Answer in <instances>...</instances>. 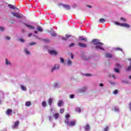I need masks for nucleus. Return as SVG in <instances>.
Here are the masks:
<instances>
[{
  "instance_id": "f257e3e1",
  "label": "nucleus",
  "mask_w": 131,
  "mask_h": 131,
  "mask_svg": "<svg viewBox=\"0 0 131 131\" xmlns=\"http://www.w3.org/2000/svg\"><path fill=\"white\" fill-rule=\"evenodd\" d=\"M115 24H116V25H118L119 26H121V27H125L126 28H129V27H130V26L126 23H119L117 21H115Z\"/></svg>"
},
{
  "instance_id": "f03ea898",
  "label": "nucleus",
  "mask_w": 131,
  "mask_h": 131,
  "mask_svg": "<svg viewBox=\"0 0 131 131\" xmlns=\"http://www.w3.org/2000/svg\"><path fill=\"white\" fill-rule=\"evenodd\" d=\"M92 42L95 45V46H103V43L100 42V41L98 39H94Z\"/></svg>"
},
{
  "instance_id": "7ed1b4c3",
  "label": "nucleus",
  "mask_w": 131,
  "mask_h": 131,
  "mask_svg": "<svg viewBox=\"0 0 131 131\" xmlns=\"http://www.w3.org/2000/svg\"><path fill=\"white\" fill-rule=\"evenodd\" d=\"M58 6H62V7L66 9V10H70V6L68 5H63L61 3L58 4Z\"/></svg>"
},
{
  "instance_id": "20e7f679",
  "label": "nucleus",
  "mask_w": 131,
  "mask_h": 131,
  "mask_svg": "<svg viewBox=\"0 0 131 131\" xmlns=\"http://www.w3.org/2000/svg\"><path fill=\"white\" fill-rule=\"evenodd\" d=\"M76 123V121H75V120L69 122L68 126H74V125H75Z\"/></svg>"
},
{
  "instance_id": "39448f33",
  "label": "nucleus",
  "mask_w": 131,
  "mask_h": 131,
  "mask_svg": "<svg viewBox=\"0 0 131 131\" xmlns=\"http://www.w3.org/2000/svg\"><path fill=\"white\" fill-rule=\"evenodd\" d=\"M12 15L14 16V17H16V18H22V16H21V15H20V14H19L18 13L12 12Z\"/></svg>"
},
{
  "instance_id": "423d86ee",
  "label": "nucleus",
  "mask_w": 131,
  "mask_h": 131,
  "mask_svg": "<svg viewBox=\"0 0 131 131\" xmlns=\"http://www.w3.org/2000/svg\"><path fill=\"white\" fill-rule=\"evenodd\" d=\"M48 52L50 55H55L56 56L58 54V52L55 50H49Z\"/></svg>"
},
{
  "instance_id": "0eeeda50",
  "label": "nucleus",
  "mask_w": 131,
  "mask_h": 131,
  "mask_svg": "<svg viewBox=\"0 0 131 131\" xmlns=\"http://www.w3.org/2000/svg\"><path fill=\"white\" fill-rule=\"evenodd\" d=\"M78 46L81 47V48H86L87 47L86 44L81 43V42L78 43Z\"/></svg>"
},
{
  "instance_id": "6e6552de",
  "label": "nucleus",
  "mask_w": 131,
  "mask_h": 131,
  "mask_svg": "<svg viewBox=\"0 0 131 131\" xmlns=\"http://www.w3.org/2000/svg\"><path fill=\"white\" fill-rule=\"evenodd\" d=\"M19 121H16L15 122H14V125L12 126V127L13 128H15V127H17L19 126Z\"/></svg>"
},
{
  "instance_id": "1a4fd4ad",
  "label": "nucleus",
  "mask_w": 131,
  "mask_h": 131,
  "mask_svg": "<svg viewBox=\"0 0 131 131\" xmlns=\"http://www.w3.org/2000/svg\"><path fill=\"white\" fill-rule=\"evenodd\" d=\"M24 25H25L27 27H28V28H30V29H34V28H35L34 27L31 26V25H29L27 24H24Z\"/></svg>"
},
{
  "instance_id": "9d476101",
  "label": "nucleus",
  "mask_w": 131,
  "mask_h": 131,
  "mask_svg": "<svg viewBox=\"0 0 131 131\" xmlns=\"http://www.w3.org/2000/svg\"><path fill=\"white\" fill-rule=\"evenodd\" d=\"M6 114L7 115H12V110L8 109L6 111Z\"/></svg>"
},
{
  "instance_id": "9b49d317",
  "label": "nucleus",
  "mask_w": 131,
  "mask_h": 131,
  "mask_svg": "<svg viewBox=\"0 0 131 131\" xmlns=\"http://www.w3.org/2000/svg\"><path fill=\"white\" fill-rule=\"evenodd\" d=\"M84 128L85 130H90V129H91V127L88 124H86V125L84 126Z\"/></svg>"
},
{
  "instance_id": "f8f14e48",
  "label": "nucleus",
  "mask_w": 131,
  "mask_h": 131,
  "mask_svg": "<svg viewBox=\"0 0 131 131\" xmlns=\"http://www.w3.org/2000/svg\"><path fill=\"white\" fill-rule=\"evenodd\" d=\"M59 67H60V66H57V65L55 64L54 67L52 68V72H53V71H54V70H56V69H59Z\"/></svg>"
},
{
  "instance_id": "ddd939ff",
  "label": "nucleus",
  "mask_w": 131,
  "mask_h": 131,
  "mask_svg": "<svg viewBox=\"0 0 131 131\" xmlns=\"http://www.w3.org/2000/svg\"><path fill=\"white\" fill-rule=\"evenodd\" d=\"M53 103V99L52 98H49L48 100V104L49 106H52Z\"/></svg>"
},
{
  "instance_id": "4468645a",
  "label": "nucleus",
  "mask_w": 131,
  "mask_h": 131,
  "mask_svg": "<svg viewBox=\"0 0 131 131\" xmlns=\"http://www.w3.org/2000/svg\"><path fill=\"white\" fill-rule=\"evenodd\" d=\"M105 56L106 58H112V55H111L110 53H106L105 54Z\"/></svg>"
},
{
  "instance_id": "2eb2a0df",
  "label": "nucleus",
  "mask_w": 131,
  "mask_h": 131,
  "mask_svg": "<svg viewBox=\"0 0 131 131\" xmlns=\"http://www.w3.org/2000/svg\"><path fill=\"white\" fill-rule=\"evenodd\" d=\"M128 61H130V66L126 69V71H129L131 70V58H129Z\"/></svg>"
},
{
  "instance_id": "dca6fc26",
  "label": "nucleus",
  "mask_w": 131,
  "mask_h": 131,
  "mask_svg": "<svg viewBox=\"0 0 131 131\" xmlns=\"http://www.w3.org/2000/svg\"><path fill=\"white\" fill-rule=\"evenodd\" d=\"M95 49H99V50H102L103 51H104V49L102 48V46H100V45H97L95 46Z\"/></svg>"
},
{
  "instance_id": "f3484780",
  "label": "nucleus",
  "mask_w": 131,
  "mask_h": 131,
  "mask_svg": "<svg viewBox=\"0 0 131 131\" xmlns=\"http://www.w3.org/2000/svg\"><path fill=\"white\" fill-rule=\"evenodd\" d=\"M8 7H9V8H10L12 10H15V9H16V7L15 6H14L13 5H11V4H9Z\"/></svg>"
},
{
  "instance_id": "a211bd4d",
  "label": "nucleus",
  "mask_w": 131,
  "mask_h": 131,
  "mask_svg": "<svg viewBox=\"0 0 131 131\" xmlns=\"http://www.w3.org/2000/svg\"><path fill=\"white\" fill-rule=\"evenodd\" d=\"M87 89L88 88L86 87H83L82 89L80 90V92L81 93H83L85 92V91H86Z\"/></svg>"
},
{
  "instance_id": "6ab92c4d",
  "label": "nucleus",
  "mask_w": 131,
  "mask_h": 131,
  "mask_svg": "<svg viewBox=\"0 0 131 131\" xmlns=\"http://www.w3.org/2000/svg\"><path fill=\"white\" fill-rule=\"evenodd\" d=\"M80 40H84V41H88V38H83L82 37L80 36L79 37Z\"/></svg>"
},
{
  "instance_id": "aec40b11",
  "label": "nucleus",
  "mask_w": 131,
  "mask_h": 131,
  "mask_svg": "<svg viewBox=\"0 0 131 131\" xmlns=\"http://www.w3.org/2000/svg\"><path fill=\"white\" fill-rule=\"evenodd\" d=\"M25 105H26V106H27V107H29V106H30L31 105V102L27 101V102H26Z\"/></svg>"
},
{
  "instance_id": "412c9836",
  "label": "nucleus",
  "mask_w": 131,
  "mask_h": 131,
  "mask_svg": "<svg viewBox=\"0 0 131 131\" xmlns=\"http://www.w3.org/2000/svg\"><path fill=\"white\" fill-rule=\"evenodd\" d=\"M37 30H38V31H39V32H42V31H43V30L40 27H37Z\"/></svg>"
},
{
  "instance_id": "4be33fe9",
  "label": "nucleus",
  "mask_w": 131,
  "mask_h": 131,
  "mask_svg": "<svg viewBox=\"0 0 131 131\" xmlns=\"http://www.w3.org/2000/svg\"><path fill=\"white\" fill-rule=\"evenodd\" d=\"M57 105H58V107H61L63 105V101H60L58 102Z\"/></svg>"
},
{
  "instance_id": "5701e85b",
  "label": "nucleus",
  "mask_w": 131,
  "mask_h": 131,
  "mask_svg": "<svg viewBox=\"0 0 131 131\" xmlns=\"http://www.w3.org/2000/svg\"><path fill=\"white\" fill-rule=\"evenodd\" d=\"M54 118H55V119H58V118H59V114L56 113L54 115Z\"/></svg>"
},
{
  "instance_id": "b1692460",
  "label": "nucleus",
  "mask_w": 131,
  "mask_h": 131,
  "mask_svg": "<svg viewBox=\"0 0 131 131\" xmlns=\"http://www.w3.org/2000/svg\"><path fill=\"white\" fill-rule=\"evenodd\" d=\"M24 51H25V53H26V54L27 55H30V52H29V51H27V49L25 48V49H24Z\"/></svg>"
},
{
  "instance_id": "393cba45",
  "label": "nucleus",
  "mask_w": 131,
  "mask_h": 131,
  "mask_svg": "<svg viewBox=\"0 0 131 131\" xmlns=\"http://www.w3.org/2000/svg\"><path fill=\"white\" fill-rule=\"evenodd\" d=\"M99 21H100V23H104V22H106V20H105V19H104V18L100 19Z\"/></svg>"
},
{
  "instance_id": "a878e982",
  "label": "nucleus",
  "mask_w": 131,
  "mask_h": 131,
  "mask_svg": "<svg viewBox=\"0 0 131 131\" xmlns=\"http://www.w3.org/2000/svg\"><path fill=\"white\" fill-rule=\"evenodd\" d=\"M6 65H11V62L7 58H6Z\"/></svg>"
},
{
  "instance_id": "bb28decb",
  "label": "nucleus",
  "mask_w": 131,
  "mask_h": 131,
  "mask_svg": "<svg viewBox=\"0 0 131 131\" xmlns=\"http://www.w3.org/2000/svg\"><path fill=\"white\" fill-rule=\"evenodd\" d=\"M68 64L69 66H71V65L72 64V61H71V60H70V59H68Z\"/></svg>"
},
{
  "instance_id": "cd10ccee",
  "label": "nucleus",
  "mask_w": 131,
  "mask_h": 131,
  "mask_svg": "<svg viewBox=\"0 0 131 131\" xmlns=\"http://www.w3.org/2000/svg\"><path fill=\"white\" fill-rule=\"evenodd\" d=\"M42 106L43 107H47V102L46 101H43L42 102Z\"/></svg>"
},
{
  "instance_id": "c85d7f7f",
  "label": "nucleus",
  "mask_w": 131,
  "mask_h": 131,
  "mask_svg": "<svg viewBox=\"0 0 131 131\" xmlns=\"http://www.w3.org/2000/svg\"><path fill=\"white\" fill-rule=\"evenodd\" d=\"M120 20L123 22H126V19L123 17H120Z\"/></svg>"
},
{
  "instance_id": "c756f323",
  "label": "nucleus",
  "mask_w": 131,
  "mask_h": 131,
  "mask_svg": "<svg viewBox=\"0 0 131 131\" xmlns=\"http://www.w3.org/2000/svg\"><path fill=\"white\" fill-rule=\"evenodd\" d=\"M64 108H61L60 110V113L61 114H63V113H64Z\"/></svg>"
},
{
  "instance_id": "7c9ffc66",
  "label": "nucleus",
  "mask_w": 131,
  "mask_h": 131,
  "mask_svg": "<svg viewBox=\"0 0 131 131\" xmlns=\"http://www.w3.org/2000/svg\"><path fill=\"white\" fill-rule=\"evenodd\" d=\"M21 89L23 91H26L27 90L26 87L24 86V85H21Z\"/></svg>"
},
{
  "instance_id": "2f4dec72",
  "label": "nucleus",
  "mask_w": 131,
  "mask_h": 131,
  "mask_svg": "<svg viewBox=\"0 0 131 131\" xmlns=\"http://www.w3.org/2000/svg\"><path fill=\"white\" fill-rule=\"evenodd\" d=\"M65 123L68 125V124L69 123V119H67L65 121Z\"/></svg>"
},
{
  "instance_id": "473e14b6",
  "label": "nucleus",
  "mask_w": 131,
  "mask_h": 131,
  "mask_svg": "<svg viewBox=\"0 0 131 131\" xmlns=\"http://www.w3.org/2000/svg\"><path fill=\"white\" fill-rule=\"evenodd\" d=\"M116 67H117L118 68H121V66L119 64V63H116L115 65Z\"/></svg>"
},
{
  "instance_id": "72a5a7b5",
  "label": "nucleus",
  "mask_w": 131,
  "mask_h": 131,
  "mask_svg": "<svg viewBox=\"0 0 131 131\" xmlns=\"http://www.w3.org/2000/svg\"><path fill=\"white\" fill-rule=\"evenodd\" d=\"M115 72H116V73H119V70L118 69H114Z\"/></svg>"
},
{
  "instance_id": "f704fd0d",
  "label": "nucleus",
  "mask_w": 131,
  "mask_h": 131,
  "mask_svg": "<svg viewBox=\"0 0 131 131\" xmlns=\"http://www.w3.org/2000/svg\"><path fill=\"white\" fill-rule=\"evenodd\" d=\"M30 46H34V45H36V42H32L29 43Z\"/></svg>"
},
{
  "instance_id": "c9c22d12",
  "label": "nucleus",
  "mask_w": 131,
  "mask_h": 131,
  "mask_svg": "<svg viewBox=\"0 0 131 131\" xmlns=\"http://www.w3.org/2000/svg\"><path fill=\"white\" fill-rule=\"evenodd\" d=\"M118 93V90H116L113 92V94L114 95H116V94Z\"/></svg>"
},
{
  "instance_id": "e433bc0d",
  "label": "nucleus",
  "mask_w": 131,
  "mask_h": 131,
  "mask_svg": "<svg viewBox=\"0 0 131 131\" xmlns=\"http://www.w3.org/2000/svg\"><path fill=\"white\" fill-rule=\"evenodd\" d=\"M74 45H75L74 43H71L69 45V47H70V48H72V47H74Z\"/></svg>"
},
{
  "instance_id": "4c0bfd02",
  "label": "nucleus",
  "mask_w": 131,
  "mask_h": 131,
  "mask_svg": "<svg viewBox=\"0 0 131 131\" xmlns=\"http://www.w3.org/2000/svg\"><path fill=\"white\" fill-rule=\"evenodd\" d=\"M108 129L109 127L108 126H106L104 129V131H108Z\"/></svg>"
},
{
  "instance_id": "58836bf2",
  "label": "nucleus",
  "mask_w": 131,
  "mask_h": 131,
  "mask_svg": "<svg viewBox=\"0 0 131 131\" xmlns=\"http://www.w3.org/2000/svg\"><path fill=\"white\" fill-rule=\"evenodd\" d=\"M5 30V28L3 27H0V31H4Z\"/></svg>"
},
{
  "instance_id": "ea45409f",
  "label": "nucleus",
  "mask_w": 131,
  "mask_h": 131,
  "mask_svg": "<svg viewBox=\"0 0 131 131\" xmlns=\"http://www.w3.org/2000/svg\"><path fill=\"white\" fill-rule=\"evenodd\" d=\"M70 99H73V98H74V95L71 94V95L70 96Z\"/></svg>"
},
{
  "instance_id": "a19ab883",
  "label": "nucleus",
  "mask_w": 131,
  "mask_h": 131,
  "mask_svg": "<svg viewBox=\"0 0 131 131\" xmlns=\"http://www.w3.org/2000/svg\"><path fill=\"white\" fill-rule=\"evenodd\" d=\"M67 38H69V37H71V35H66Z\"/></svg>"
},
{
  "instance_id": "79ce46f5",
  "label": "nucleus",
  "mask_w": 131,
  "mask_h": 131,
  "mask_svg": "<svg viewBox=\"0 0 131 131\" xmlns=\"http://www.w3.org/2000/svg\"><path fill=\"white\" fill-rule=\"evenodd\" d=\"M116 51H120L121 52H122V49H121V48H116Z\"/></svg>"
},
{
  "instance_id": "37998d69",
  "label": "nucleus",
  "mask_w": 131,
  "mask_h": 131,
  "mask_svg": "<svg viewBox=\"0 0 131 131\" xmlns=\"http://www.w3.org/2000/svg\"><path fill=\"white\" fill-rule=\"evenodd\" d=\"M60 60L62 63H64V59L63 58L61 57Z\"/></svg>"
},
{
  "instance_id": "c03bdc74",
  "label": "nucleus",
  "mask_w": 131,
  "mask_h": 131,
  "mask_svg": "<svg viewBox=\"0 0 131 131\" xmlns=\"http://www.w3.org/2000/svg\"><path fill=\"white\" fill-rule=\"evenodd\" d=\"M69 117H70V115H69V114H67V115H66V118L67 119L69 118Z\"/></svg>"
},
{
  "instance_id": "a18cd8bd",
  "label": "nucleus",
  "mask_w": 131,
  "mask_h": 131,
  "mask_svg": "<svg viewBox=\"0 0 131 131\" xmlns=\"http://www.w3.org/2000/svg\"><path fill=\"white\" fill-rule=\"evenodd\" d=\"M19 40L21 42H24L25 41V40H24V39L21 38L19 39Z\"/></svg>"
},
{
  "instance_id": "49530a36",
  "label": "nucleus",
  "mask_w": 131,
  "mask_h": 131,
  "mask_svg": "<svg viewBox=\"0 0 131 131\" xmlns=\"http://www.w3.org/2000/svg\"><path fill=\"white\" fill-rule=\"evenodd\" d=\"M44 41H45V42H50V40H48V39H45V40H44Z\"/></svg>"
},
{
  "instance_id": "de8ad7c7",
  "label": "nucleus",
  "mask_w": 131,
  "mask_h": 131,
  "mask_svg": "<svg viewBox=\"0 0 131 131\" xmlns=\"http://www.w3.org/2000/svg\"><path fill=\"white\" fill-rule=\"evenodd\" d=\"M76 111H77V112H80L81 111V110L80 108H77L76 110Z\"/></svg>"
},
{
  "instance_id": "09e8293b",
  "label": "nucleus",
  "mask_w": 131,
  "mask_h": 131,
  "mask_svg": "<svg viewBox=\"0 0 131 131\" xmlns=\"http://www.w3.org/2000/svg\"><path fill=\"white\" fill-rule=\"evenodd\" d=\"M85 76H91L92 75H91V74H85Z\"/></svg>"
},
{
  "instance_id": "8fccbe9b",
  "label": "nucleus",
  "mask_w": 131,
  "mask_h": 131,
  "mask_svg": "<svg viewBox=\"0 0 131 131\" xmlns=\"http://www.w3.org/2000/svg\"><path fill=\"white\" fill-rule=\"evenodd\" d=\"M6 39H8V40H10V39H11V37L9 36H6Z\"/></svg>"
},
{
  "instance_id": "3c124183",
  "label": "nucleus",
  "mask_w": 131,
  "mask_h": 131,
  "mask_svg": "<svg viewBox=\"0 0 131 131\" xmlns=\"http://www.w3.org/2000/svg\"><path fill=\"white\" fill-rule=\"evenodd\" d=\"M129 109H130V111H131V102H130V103H129Z\"/></svg>"
},
{
  "instance_id": "603ef678",
  "label": "nucleus",
  "mask_w": 131,
  "mask_h": 131,
  "mask_svg": "<svg viewBox=\"0 0 131 131\" xmlns=\"http://www.w3.org/2000/svg\"><path fill=\"white\" fill-rule=\"evenodd\" d=\"M61 39H63V40H67V38L62 37Z\"/></svg>"
},
{
  "instance_id": "864d4df0",
  "label": "nucleus",
  "mask_w": 131,
  "mask_h": 131,
  "mask_svg": "<svg viewBox=\"0 0 131 131\" xmlns=\"http://www.w3.org/2000/svg\"><path fill=\"white\" fill-rule=\"evenodd\" d=\"M54 86H55V88H56V86H58V83H55L54 84Z\"/></svg>"
},
{
  "instance_id": "5fc2aeb1",
  "label": "nucleus",
  "mask_w": 131,
  "mask_h": 131,
  "mask_svg": "<svg viewBox=\"0 0 131 131\" xmlns=\"http://www.w3.org/2000/svg\"><path fill=\"white\" fill-rule=\"evenodd\" d=\"M99 86H104V84L103 83H100Z\"/></svg>"
},
{
  "instance_id": "6e6d98bb",
  "label": "nucleus",
  "mask_w": 131,
  "mask_h": 131,
  "mask_svg": "<svg viewBox=\"0 0 131 131\" xmlns=\"http://www.w3.org/2000/svg\"><path fill=\"white\" fill-rule=\"evenodd\" d=\"M87 7H88V8H93V6H90V5H87Z\"/></svg>"
},
{
  "instance_id": "4d7b16f0",
  "label": "nucleus",
  "mask_w": 131,
  "mask_h": 131,
  "mask_svg": "<svg viewBox=\"0 0 131 131\" xmlns=\"http://www.w3.org/2000/svg\"><path fill=\"white\" fill-rule=\"evenodd\" d=\"M49 119L50 121H51V120H52V117H51V116L49 117Z\"/></svg>"
},
{
  "instance_id": "13d9d810",
  "label": "nucleus",
  "mask_w": 131,
  "mask_h": 131,
  "mask_svg": "<svg viewBox=\"0 0 131 131\" xmlns=\"http://www.w3.org/2000/svg\"><path fill=\"white\" fill-rule=\"evenodd\" d=\"M115 111H119V110L118 108H115Z\"/></svg>"
},
{
  "instance_id": "bf43d9fd",
  "label": "nucleus",
  "mask_w": 131,
  "mask_h": 131,
  "mask_svg": "<svg viewBox=\"0 0 131 131\" xmlns=\"http://www.w3.org/2000/svg\"><path fill=\"white\" fill-rule=\"evenodd\" d=\"M85 60L86 61H88V60H90V57H89L88 58H85Z\"/></svg>"
},
{
  "instance_id": "052dcab7",
  "label": "nucleus",
  "mask_w": 131,
  "mask_h": 131,
  "mask_svg": "<svg viewBox=\"0 0 131 131\" xmlns=\"http://www.w3.org/2000/svg\"><path fill=\"white\" fill-rule=\"evenodd\" d=\"M21 32H23V33H24L25 32V30H21Z\"/></svg>"
},
{
  "instance_id": "680f3d73",
  "label": "nucleus",
  "mask_w": 131,
  "mask_h": 131,
  "mask_svg": "<svg viewBox=\"0 0 131 131\" xmlns=\"http://www.w3.org/2000/svg\"><path fill=\"white\" fill-rule=\"evenodd\" d=\"M73 57H74L73 54H72V55H71V58H72V59H73Z\"/></svg>"
},
{
  "instance_id": "e2e57ef3",
  "label": "nucleus",
  "mask_w": 131,
  "mask_h": 131,
  "mask_svg": "<svg viewBox=\"0 0 131 131\" xmlns=\"http://www.w3.org/2000/svg\"><path fill=\"white\" fill-rule=\"evenodd\" d=\"M112 77H113V78H115V75H112Z\"/></svg>"
},
{
  "instance_id": "0e129e2a",
  "label": "nucleus",
  "mask_w": 131,
  "mask_h": 131,
  "mask_svg": "<svg viewBox=\"0 0 131 131\" xmlns=\"http://www.w3.org/2000/svg\"><path fill=\"white\" fill-rule=\"evenodd\" d=\"M34 33L36 34V33H37V31H34Z\"/></svg>"
},
{
  "instance_id": "69168bd1",
  "label": "nucleus",
  "mask_w": 131,
  "mask_h": 131,
  "mask_svg": "<svg viewBox=\"0 0 131 131\" xmlns=\"http://www.w3.org/2000/svg\"><path fill=\"white\" fill-rule=\"evenodd\" d=\"M31 35H32V34H29V37H30V36H31Z\"/></svg>"
},
{
  "instance_id": "338daca9",
  "label": "nucleus",
  "mask_w": 131,
  "mask_h": 131,
  "mask_svg": "<svg viewBox=\"0 0 131 131\" xmlns=\"http://www.w3.org/2000/svg\"><path fill=\"white\" fill-rule=\"evenodd\" d=\"M129 79H131V76H129Z\"/></svg>"
},
{
  "instance_id": "774afa93",
  "label": "nucleus",
  "mask_w": 131,
  "mask_h": 131,
  "mask_svg": "<svg viewBox=\"0 0 131 131\" xmlns=\"http://www.w3.org/2000/svg\"><path fill=\"white\" fill-rule=\"evenodd\" d=\"M0 102H1V100H0Z\"/></svg>"
}]
</instances>
